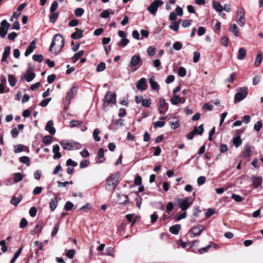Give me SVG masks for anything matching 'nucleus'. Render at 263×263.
Listing matches in <instances>:
<instances>
[{"mask_svg":"<svg viewBox=\"0 0 263 263\" xmlns=\"http://www.w3.org/2000/svg\"><path fill=\"white\" fill-rule=\"evenodd\" d=\"M65 40L60 34H57L53 37L51 44L50 46V51L55 55H58L64 46Z\"/></svg>","mask_w":263,"mask_h":263,"instance_id":"nucleus-1","label":"nucleus"},{"mask_svg":"<svg viewBox=\"0 0 263 263\" xmlns=\"http://www.w3.org/2000/svg\"><path fill=\"white\" fill-rule=\"evenodd\" d=\"M119 179V173H115L110 176L106 180V189L110 192H113L117 186Z\"/></svg>","mask_w":263,"mask_h":263,"instance_id":"nucleus-2","label":"nucleus"},{"mask_svg":"<svg viewBox=\"0 0 263 263\" xmlns=\"http://www.w3.org/2000/svg\"><path fill=\"white\" fill-rule=\"evenodd\" d=\"M248 88L247 87H239L237 89V92L234 96V101L238 103L243 100L247 96Z\"/></svg>","mask_w":263,"mask_h":263,"instance_id":"nucleus-3","label":"nucleus"},{"mask_svg":"<svg viewBox=\"0 0 263 263\" xmlns=\"http://www.w3.org/2000/svg\"><path fill=\"white\" fill-rule=\"evenodd\" d=\"M245 15V9L242 7L239 8L236 12V20L237 24L241 27H243L246 24Z\"/></svg>","mask_w":263,"mask_h":263,"instance_id":"nucleus-4","label":"nucleus"},{"mask_svg":"<svg viewBox=\"0 0 263 263\" xmlns=\"http://www.w3.org/2000/svg\"><path fill=\"white\" fill-rule=\"evenodd\" d=\"M175 200L182 211L187 210L192 203V202H190V198L189 197H186L184 199L176 198Z\"/></svg>","mask_w":263,"mask_h":263,"instance_id":"nucleus-5","label":"nucleus"},{"mask_svg":"<svg viewBox=\"0 0 263 263\" xmlns=\"http://www.w3.org/2000/svg\"><path fill=\"white\" fill-rule=\"evenodd\" d=\"M35 77V73L33 72V68L31 67L30 64H28V68L26 70V73L21 77V79H24L27 82H30Z\"/></svg>","mask_w":263,"mask_h":263,"instance_id":"nucleus-6","label":"nucleus"},{"mask_svg":"<svg viewBox=\"0 0 263 263\" xmlns=\"http://www.w3.org/2000/svg\"><path fill=\"white\" fill-rule=\"evenodd\" d=\"M163 2L161 0H155L147 8V10L152 14L155 15L159 7L161 6Z\"/></svg>","mask_w":263,"mask_h":263,"instance_id":"nucleus-7","label":"nucleus"},{"mask_svg":"<svg viewBox=\"0 0 263 263\" xmlns=\"http://www.w3.org/2000/svg\"><path fill=\"white\" fill-rule=\"evenodd\" d=\"M10 26V24L6 20L1 22L0 26V36L1 37L3 38L6 36Z\"/></svg>","mask_w":263,"mask_h":263,"instance_id":"nucleus-8","label":"nucleus"},{"mask_svg":"<svg viewBox=\"0 0 263 263\" xmlns=\"http://www.w3.org/2000/svg\"><path fill=\"white\" fill-rule=\"evenodd\" d=\"M204 229V227L202 224H199L196 227H193L190 230L191 233V237H195L201 235V232Z\"/></svg>","mask_w":263,"mask_h":263,"instance_id":"nucleus-9","label":"nucleus"},{"mask_svg":"<svg viewBox=\"0 0 263 263\" xmlns=\"http://www.w3.org/2000/svg\"><path fill=\"white\" fill-rule=\"evenodd\" d=\"M168 104L163 98H160L159 100L158 110L160 114H164L167 110Z\"/></svg>","mask_w":263,"mask_h":263,"instance_id":"nucleus-10","label":"nucleus"},{"mask_svg":"<svg viewBox=\"0 0 263 263\" xmlns=\"http://www.w3.org/2000/svg\"><path fill=\"white\" fill-rule=\"evenodd\" d=\"M116 102V95L107 92L104 98V105L107 106L109 104H113Z\"/></svg>","mask_w":263,"mask_h":263,"instance_id":"nucleus-11","label":"nucleus"},{"mask_svg":"<svg viewBox=\"0 0 263 263\" xmlns=\"http://www.w3.org/2000/svg\"><path fill=\"white\" fill-rule=\"evenodd\" d=\"M142 63V62L141 61L140 55L139 54H136L132 57L130 61L129 67L131 68L135 67L137 65H139L140 63L141 64Z\"/></svg>","mask_w":263,"mask_h":263,"instance_id":"nucleus-12","label":"nucleus"},{"mask_svg":"<svg viewBox=\"0 0 263 263\" xmlns=\"http://www.w3.org/2000/svg\"><path fill=\"white\" fill-rule=\"evenodd\" d=\"M136 87L137 89L140 91L146 90L147 87L146 79L144 78L140 79L137 82Z\"/></svg>","mask_w":263,"mask_h":263,"instance_id":"nucleus-13","label":"nucleus"},{"mask_svg":"<svg viewBox=\"0 0 263 263\" xmlns=\"http://www.w3.org/2000/svg\"><path fill=\"white\" fill-rule=\"evenodd\" d=\"M251 179L252 185L255 189L258 188L262 181V178L261 176H256L253 175L251 176Z\"/></svg>","mask_w":263,"mask_h":263,"instance_id":"nucleus-14","label":"nucleus"},{"mask_svg":"<svg viewBox=\"0 0 263 263\" xmlns=\"http://www.w3.org/2000/svg\"><path fill=\"white\" fill-rule=\"evenodd\" d=\"M185 102L184 98H181L178 95H174L171 99V102L173 105H177L178 103H184Z\"/></svg>","mask_w":263,"mask_h":263,"instance_id":"nucleus-15","label":"nucleus"},{"mask_svg":"<svg viewBox=\"0 0 263 263\" xmlns=\"http://www.w3.org/2000/svg\"><path fill=\"white\" fill-rule=\"evenodd\" d=\"M49 205L50 211L53 212L58 205V195H54V197L51 199Z\"/></svg>","mask_w":263,"mask_h":263,"instance_id":"nucleus-16","label":"nucleus"},{"mask_svg":"<svg viewBox=\"0 0 263 263\" xmlns=\"http://www.w3.org/2000/svg\"><path fill=\"white\" fill-rule=\"evenodd\" d=\"M45 129L51 135H54L55 133V129L53 127V122L52 120L47 122L45 126Z\"/></svg>","mask_w":263,"mask_h":263,"instance_id":"nucleus-17","label":"nucleus"},{"mask_svg":"<svg viewBox=\"0 0 263 263\" xmlns=\"http://www.w3.org/2000/svg\"><path fill=\"white\" fill-rule=\"evenodd\" d=\"M60 146L58 144H55L53 146L52 151L54 153L53 158L54 159H58L62 156L61 154L59 152Z\"/></svg>","mask_w":263,"mask_h":263,"instance_id":"nucleus-18","label":"nucleus"},{"mask_svg":"<svg viewBox=\"0 0 263 263\" xmlns=\"http://www.w3.org/2000/svg\"><path fill=\"white\" fill-rule=\"evenodd\" d=\"M77 91V86L73 85L71 89L67 92L66 99L70 101L74 97Z\"/></svg>","mask_w":263,"mask_h":263,"instance_id":"nucleus-19","label":"nucleus"},{"mask_svg":"<svg viewBox=\"0 0 263 263\" xmlns=\"http://www.w3.org/2000/svg\"><path fill=\"white\" fill-rule=\"evenodd\" d=\"M35 42L34 41H32L31 43L29 44V46L27 48L25 52V55L26 57L28 56L30 54H31L33 50L35 48Z\"/></svg>","mask_w":263,"mask_h":263,"instance_id":"nucleus-20","label":"nucleus"},{"mask_svg":"<svg viewBox=\"0 0 263 263\" xmlns=\"http://www.w3.org/2000/svg\"><path fill=\"white\" fill-rule=\"evenodd\" d=\"M229 30L236 36L239 35V28L235 24H231L229 26Z\"/></svg>","mask_w":263,"mask_h":263,"instance_id":"nucleus-21","label":"nucleus"},{"mask_svg":"<svg viewBox=\"0 0 263 263\" xmlns=\"http://www.w3.org/2000/svg\"><path fill=\"white\" fill-rule=\"evenodd\" d=\"M154 77H152L149 79V82L151 85V87L152 89L154 90L158 91L160 88L159 85L157 83V82L154 81Z\"/></svg>","mask_w":263,"mask_h":263,"instance_id":"nucleus-22","label":"nucleus"},{"mask_svg":"<svg viewBox=\"0 0 263 263\" xmlns=\"http://www.w3.org/2000/svg\"><path fill=\"white\" fill-rule=\"evenodd\" d=\"M181 229V226L179 224H176L174 226L171 227L169 229L170 232L174 235H177Z\"/></svg>","mask_w":263,"mask_h":263,"instance_id":"nucleus-23","label":"nucleus"},{"mask_svg":"<svg viewBox=\"0 0 263 263\" xmlns=\"http://www.w3.org/2000/svg\"><path fill=\"white\" fill-rule=\"evenodd\" d=\"M10 50H11V48H10V46H6L5 48L4 52H3V57L1 60L2 62H5L7 60L9 55L10 53Z\"/></svg>","mask_w":263,"mask_h":263,"instance_id":"nucleus-24","label":"nucleus"},{"mask_svg":"<svg viewBox=\"0 0 263 263\" xmlns=\"http://www.w3.org/2000/svg\"><path fill=\"white\" fill-rule=\"evenodd\" d=\"M76 30L77 31L73 32L71 35V38L74 40L79 39L83 36V31L81 29H78L77 28L76 29Z\"/></svg>","mask_w":263,"mask_h":263,"instance_id":"nucleus-25","label":"nucleus"},{"mask_svg":"<svg viewBox=\"0 0 263 263\" xmlns=\"http://www.w3.org/2000/svg\"><path fill=\"white\" fill-rule=\"evenodd\" d=\"M246 56V50L243 48H240L238 49V53L237 58L239 60H243Z\"/></svg>","mask_w":263,"mask_h":263,"instance_id":"nucleus-26","label":"nucleus"},{"mask_svg":"<svg viewBox=\"0 0 263 263\" xmlns=\"http://www.w3.org/2000/svg\"><path fill=\"white\" fill-rule=\"evenodd\" d=\"M212 6L217 12H221L223 11V7L219 2L213 1L212 2Z\"/></svg>","mask_w":263,"mask_h":263,"instance_id":"nucleus-27","label":"nucleus"},{"mask_svg":"<svg viewBox=\"0 0 263 263\" xmlns=\"http://www.w3.org/2000/svg\"><path fill=\"white\" fill-rule=\"evenodd\" d=\"M64 149L71 151V142H69L66 140L62 141L60 143Z\"/></svg>","mask_w":263,"mask_h":263,"instance_id":"nucleus-28","label":"nucleus"},{"mask_svg":"<svg viewBox=\"0 0 263 263\" xmlns=\"http://www.w3.org/2000/svg\"><path fill=\"white\" fill-rule=\"evenodd\" d=\"M84 50H80L75 53L72 58L73 62L76 63L84 54Z\"/></svg>","mask_w":263,"mask_h":263,"instance_id":"nucleus-29","label":"nucleus"},{"mask_svg":"<svg viewBox=\"0 0 263 263\" xmlns=\"http://www.w3.org/2000/svg\"><path fill=\"white\" fill-rule=\"evenodd\" d=\"M233 142L236 147H238L242 144V140L240 138V136L238 135L237 137L233 139Z\"/></svg>","mask_w":263,"mask_h":263,"instance_id":"nucleus-30","label":"nucleus"},{"mask_svg":"<svg viewBox=\"0 0 263 263\" xmlns=\"http://www.w3.org/2000/svg\"><path fill=\"white\" fill-rule=\"evenodd\" d=\"M14 181L16 183L18 182L23 180L24 175L20 173H15L13 174Z\"/></svg>","mask_w":263,"mask_h":263,"instance_id":"nucleus-31","label":"nucleus"},{"mask_svg":"<svg viewBox=\"0 0 263 263\" xmlns=\"http://www.w3.org/2000/svg\"><path fill=\"white\" fill-rule=\"evenodd\" d=\"M179 27V23L176 21H173L171 23L170 28L174 31H178Z\"/></svg>","mask_w":263,"mask_h":263,"instance_id":"nucleus-32","label":"nucleus"},{"mask_svg":"<svg viewBox=\"0 0 263 263\" xmlns=\"http://www.w3.org/2000/svg\"><path fill=\"white\" fill-rule=\"evenodd\" d=\"M100 133V130L98 128H96L93 132V138L96 142L100 141V137L99 136Z\"/></svg>","mask_w":263,"mask_h":263,"instance_id":"nucleus-33","label":"nucleus"},{"mask_svg":"<svg viewBox=\"0 0 263 263\" xmlns=\"http://www.w3.org/2000/svg\"><path fill=\"white\" fill-rule=\"evenodd\" d=\"M262 60V54L261 53H258V54L256 57L255 61L254 63L255 65L256 66H258L261 64Z\"/></svg>","mask_w":263,"mask_h":263,"instance_id":"nucleus-34","label":"nucleus"},{"mask_svg":"<svg viewBox=\"0 0 263 263\" xmlns=\"http://www.w3.org/2000/svg\"><path fill=\"white\" fill-rule=\"evenodd\" d=\"M129 41L128 39L126 38H123L121 39L120 42L117 43V45L120 47H124L129 43Z\"/></svg>","mask_w":263,"mask_h":263,"instance_id":"nucleus-35","label":"nucleus"},{"mask_svg":"<svg viewBox=\"0 0 263 263\" xmlns=\"http://www.w3.org/2000/svg\"><path fill=\"white\" fill-rule=\"evenodd\" d=\"M8 81H9L10 85L11 86H12V87L14 86L16 84V80L15 79L14 76L12 75V74H9L8 75Z\"/></svg>","mask_w":263,"mask_h":263,"instance_id":"nucleus-36","label":"nucleus"},{"mask_svg":"<svg viewBox=\"0 0 263 263\" xmlns=\"http://www.w3.org/2000/svg\"><path fill=\"white\" fill-rule=\"evenodd\" d=\"M251 146L247 144L246 145L245 150L244 153V157H249L251 156Z\"/></svg>","mask_w":263,"mask_h":263,"instance_id":"nucleus-37","label":"nucleus"},{"mask_svg":"<svg viewBox=\"0 0 263 263\" xmlns=\"http://www.w3.org/2000/svg\"><path fill=\"white\" fill-rule=\"evenodd\" d=\"M20 161L21 163L26 164L27 166L30 165V158L27 156H22L20 157Z\"/></svg>","mask_w":263,"mask_h":263,"instance_id":"nucleus-38","label":"nucleus"},{"mask_svg":"<svg viewBox=\"0 0 263 263\" xmlns=\"http://www.w3.org/2000/svg\"><path fill=\"white\" fill-rule=\"evenodd\" d=\"M81 145L78 142L74 141L71 142V150H76L81 148Z\"/></svg>","mask_w":263,"mask_h":263,"instance_id":"nucleus-39","label":"nucleus"},{"mask_svg":"<svg viewBox=\"0 0 263 263\" xmlns=\"http://www.w3.org/2000/svg\"><path fill=\"white\" fill-rule=\"evenodd\" d=\"M186 212H184L182 213L177 214L176 215V216L175 217L174 219L176 221H179L182 219L185 218L186 217Z\"/></svg>","mask_w":263,"mask_h":263,"instance_id":"nucleus-40","label":"nucleus"},{"mask_svg":"<svg viewBox=\"0 0 263 263\" xmlns=\"http://www.w3.org/2000/svg\"><path fill=\"white\" fill-rule=\"evenodd\" d=\"M22 248H20L14 254V256L12 259L11 260L10 263H14L16 259L18 257L20 256L21 252H22Z\"/></svg>","mask_w":263,"mask_h":263,"instance_id":"nucleus-41","label":"nucleus"},{"mask_svg":"<svg viewBox=\"0 0 263 263\" xmlns=\"http://www.w3.org/2000/svg\"><path fill=\"white\" fill-rule=\"evenodd\" d=\"M156 52V48L154 46H149L147 49V54L150 56L152 57L155 54Z\"/></svg>","mask_w":263,"mask_h":263,"instance_id":"nucleus-42","label":"nucleus"},{"mask_svg":"<svg viewBox=\"0 0 263 263\" xmlns=\"http://www.w3.org/2000/svg\"><path fill=\"white\" fill-rule=\"evenodd\" d=\"M58 2L57 1H53L51 5L50 8V12L51 13L55 12V11H56V10L58 8Z\"/></svg>","mask_w":263,"mask_h":263,"instance_id":"nucleus-43","label":"nucleus"},{"mask_svg":"<svg viewBox=\"0 0 263 263\" xmlns=\"http://www.w3.org/2000/svg\"><path fill=\"white\" fill-rule=\"evenodd\" d=\"M52 140V137L51 136L48 135L44 137L43 142L47 145L50 144Z\"/></svg>","mask_w":263,"mask_h":263,"instance_id":"nucleus-44","label":"nucleus"},{"mask_svg":"<svg viewBox=\"0 0 263 263\" xmlns=\"http://www.w3.org/2000/svg\"><path fill=\"white\" fill-rule=\"evenodd\" d=\"M106 67V65L105 63L102 62H100L97 67V70L98 72H101L105 70Z\"/></svg>","mask_w":263,"mask_h":263,"instance_id":"nucleus-45","label":"nucleus"},{"mask_svg":"<svg viewBox=\"0 0 263 263\" xmlns=\"http://www.w3.org/2000/svg\"><path fill=\"white\" fill-rule=\"evenodd\" d=\"M32 59L35 61L42 62L44 60V57L41 54H34Z\"/></svg>","mask_w":263,"mask_h":263,"instance_id":"nucleus-46","label":"nucleus"},{"mask_svg":"<svg viewBox=\"0 0 263 263\" xmlns=\"http://www.w3.org/2000/svg\"><path fill=\"white\" fill-rule=\"evenodd\" d=\"M52 14L49 16L50 22L54 23L55 22L57 18L59 16V13L57 12L52 13Z\"/></svg>","mask_w":263,"mask_h":263,"instance_id":"nucleus-47","label":"nucleus"},{"mask_svg":"<svg viewBox=\"0 0 263 263\" xmlns=\"http://www.w3.org/2000/svg\"><path fill=\"white\" fill-rule=\"evenodd\" d=\"M200 57V52L198 51H194V52L193 53V62L195 63H197L199 61Z\"/></svg>","mask_w":263,"mask_h":263,"instance_id":"nucleus-48","label":"nucleus"},{"mask_svg":"<svg viewBox=\"0 0 263 263\" xmlns=\"http://www.w3.org/2000/svg\"><path fill=\"white\" fill-rule=\"evenodd\" d=\"M194 128H197L196 132H195V134L201 135H202L204 128L202 124L200 125L199 126H195Z\"/></svg>","mask_w":263,"mask_h":263,"instance_id":"nucleus-49","label":"nucleus"},{"mask_svg":"<svg viewBox=\"0 0 263 263\" xmlns=\"http://www.w3.org/2000/svg\"><path fill=\"white\" fill-rule=\"evenodd\" d=\"M174 208V206L172 202H168L166 206V213L170 214V212L173 210Z\"/></svg>","mask_w":263,"mask_h":263,"instance_id":"nucleus-50","label":"nucleus"},{"mask_svg":"<svg viewBox=\"0 0 263 263\" xmlns=\"http://www.w3.org/2000/svg\"><path fill=\"white\" fill-rule=\"evenodd\" d=\"M178 75L181 77H184L186 74V71L185 68L180 67L178 71Z\"/></svg>","mask_w":263,"mask_h":263,"instance_id":"nucleus-51","label":"nucleus"},{"mask_svg":"<svg viewBox=\"0 0 263 263\" xmlns=\"http://www.w3.org/2000/svg\"><path fill=\"white\" fill-rule=\"evenodd\" d=\"M232 198L234 199L236 202H241L243 200V198L240 196V195L233 194L232 195Z\"/></svg>","mask_w":263,"mask_h":263,"instance_id":"nucleus-52","label":"nucleus"},{"mask_svg":"<svg viewBox=\"0 0 263 263\" xmlns=\"http://www.w3.org/2000/svg\"><path fill=\"white\" fill-rule=\"evenodd\" d=\"M84 13V10L82 8H77L74 10V14L76 16L80 17Z\"/></svg>","mask_w":263,"mask_h":263,"instance_id":"nucleus-53","label":"nucleus"},{"mask_svg":"<svg viewBox=\"0 0 263 263\" xmlns=\"http://www.w3.org/2000/svg\"><path fill=\"white\" fill-rule=\"evenodd\" d=\"M82 124V122H79L77 120H71L69 122V125L71 127H77L81 125Z\"/></svg>","mask_w":263,"mask_h":263,"instance_id":"nucleus-54","label":"nucleus"},{"mask_svg":"<svg viewBox=\"0 0 263 263\" xmlns=\"http://www.w3.org/2000/svg\"><path fill=\"white\" fill-rule=\"evenodd\" d=\"M76 254V251L74 249L69 250L66 253V256L70 259L73 258Z\"/></svg>","mask_w":263,"mask_h":263,"instance_id":"nucleus-55","label":"nucleus"},{"mask_svg":"<svg viewBox=\"0 0 263 263\" xmlns=\"http://www.w3.org/2000/svg\"><path fill=\"white\" fill-rule=\"evenodd\" d=\"M21 201V199L17 198L16 197L13 196L11 199L10 202L12 204L17 206Z\"/></svg>","mask_w":263,"mask_h":263,"instance_id":"nucleus-56","label":"nucleus"},{"mask_svg":"<svg viewBox=\"0 0 263 263\" xmlns=\"http://www.w3.org/2000/svg\"><path fill=\"white\" fill-rule=\"evenodd\" d=\"M73 206V203L70 201H67L64 206V210L66 211L71 210Z\"/></svg>","mask_w":263,"mask_h":263,"instance_id":"nucleus-57","label":"nucleus"},{"mask_svg":"<svg viewBox=\"0 0 263 263\" xmlns=\"http://www.w3.org/2000/svg\"><path fill=\"white\" fill-rule=\"evenodd\" d=\"M90 162L88 160H83L80 163V167L81 168H85L89 165Z\"/></svg>","mask_w":263,"mask_h":263,"instance_id":"nucleus-58","label":"nucleus"},{"mask_svg":"<svg viewBox=\"0 0 263 263\" xmlns=\"http://www.w3.org/2000/svg\"><path fill=\"white\" fill-rule=\"evenodd\" d=\"M134 183L136 185H140L142 183V178L140 176L137 175L134 179Z\"/></svg>","mask_w":263,"mask_h":263,"instance_id":"nucleus-59","label":"nucleus"},{"mask_svg":"<svg viewBox=\"0 0 263 263\" xmlns=\"http://www.w3.org/2000/svg\"><path fill=\"white\" fill-rule=\"evenodd\" d=\"M165 122L162 121H158L154 123V126L155 128L162 127L165 125Z\"/></svg>","mask_w":263,"mask_h":263,"instance_id":"nucleus-60","label":"nucleus"},{"mask_svg":"<svg viewBox=\"0 0 263 263\" xmlns=\"http://www.w3.org/2000/svg\"><path fill=\"white\" fill-rule=\"evenodd\" d=\"M142 106L145 107H148L150 106L151 104V99H144L143 100L142 102Z\"/></svg>","mask_w":263,"mask_h":263,"instance_id":"nucleus-61","label":"nucleus"},{"mask_svg":"<svg viewBox=\"0 0 263 263\" xmlns=\"http://www.w3.org/2000/svg\"><path fill=\"white\" fill-rule=\"evenodd\" d=\"M43 188L41 186L35 187L32 191V194L34 195L40 194L42 191Z\"/></svg>","mask_w":263,"mask_h":263,"instance_id":"nucleus-62","label":"nucleus"},{"mask_svg":"<svg viewBox=\"0 0 263 263\" xmlns=\"http://www.w3.org/2000/svg\"><path fill=\"white\" fill-rule=\"evenodd\" d=\"M182 45L181 43L179 41L175 42L173 44V48L176 50H180L182 48Z\"/></svg>","mask_w":263,"mask_h":263,"instance_id":"nucleus-63","label":"nucleus"},{"mask_svg":"<svg viewBox=\"0 0 263 263\" xmlns=\"http://www.w3.org/2000/svg\"><path fill=\"white\" fill-rule=\"evenodd\" d=\"M27 220L25 218H23L20 223V228L21 229H23L27 225Z\"/></svg>","mask_w":263,"mask_h":263,"instance_id":"nucleus-64","label":"nucleus"}]
</instances>
